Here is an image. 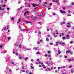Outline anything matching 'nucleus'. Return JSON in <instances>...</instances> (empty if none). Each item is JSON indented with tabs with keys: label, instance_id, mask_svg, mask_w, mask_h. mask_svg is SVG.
Instances as JSON below:
<instances>
[{
	"label": "nucleus",
	"instance_id": "nucleus-33",
	"mask_svg": "<svg viewBox=\"0 0 74 74\" xmlns=\"http://www.w3.org/2000/svg\"><path fill=\"white\" fill-rule=\"evenodd\" d=\"M62 44V42H59V44Z\"/></svg>",
	"mask_w": 74,
	"mask_h": 74
},
{
	"label": "nucleus",
	"instance_id": "nucleus-41",
	"mask_svg": "<svg viewBox=\"0 0 74 74\" xmlns=\"http://www.w3.org/2000/svg\"><path fill=\"white\" fill-rule=\"evenodd\" d=\"M19 58L21 59H22V57L21 56H20L19 57Z\"/></svg>",
	"mask_w": 74,
	"mask_h": 74
},
{
	"label": "nucleus",
	"instance_id": "nucleus-35",
	"mask_svg": "<svg viewBox=\"0 0 74 74\" xmlns=\"http://www.w3.org/2000/svg\"><path fill=\"white\" fill-rule=\"evenodd\" d=\"M70 55H73V53H72L71 52L70 53Z\"/></svg>",
	"mask_w": 74,
	"mask_h": 74
},
{
	"label": "nucleus",
	"instance_id": "nucleus-62",
	"mask_svg": "<svg viewBox=\"0 0 74 74\" xmlns=\"http://www.w3.org/2000/svg\"><path fill=\"white\" fill-rule=\"evenodd\" d=\"M38 16L40 18H41V16Z\"/></svg>",
	"mask_w": 74,
	"mask_h": 74
},
{
	"label": "nucleus",
	"instance_id": "nucleus-32",
	"mask_svg": "<svg viewBox=\"0 0 74 74\" xmlns=\"http://www.w3.org/2000/svg\"><path fill=\"white\" fill-rule=\"evenodd\" d=\"M63 3H66V1L65 0H64L63 1Z\"/></svg>",
	"mask_w": 74,
	"mask_h": 74
},
{
	"label": "nucleus",
	"instance_id": "nucleus-18",
	"mask_svg": "<svg viewBox=\"0 0 74 74\" xmlns=\"http://www.w3.org/2000/svg\"><path fill=\"white\" fill-rule=\"evenodd\" d=\"M46 41H47V42L49 41V39H48V38H46Z\"/></svg>",
	"mask_w": 74,
	"mask_h": 74
},
{
	"label": "nucleus",
	"instance_id": "nucleus-29",
	"mask_svg": "<svg viewBox=\"0 0 74 74\" xmlns=\"http://www.w3.org/2000/svg\"><path fill=\"white\" fill-rule=\"evenodd\" d=\"M74 72V70H72L71 71V73H73Z\"/></svg>",
	"mask_w": 74,
	"mask_h": 74
},
{
	"label": "nucleus",
	"instance_id": "nucleus-19",
	"mask_svg": "<svg viewBox=\"0 0 74 74\" xmlns=\"http://www.w3.org/2000/svg\"><path fill=\"white\" fill-rule=\"evenodd\" d=\"M2 6L3 7H6V5H2Z\"/></svg>",
	"mask_w": 74,
	"mask_h": 74
},
{
	"label": "nucleus",
	"instance_id": "nucleus-58",
	"mask_svg": "<svg viewBox=\"0 0 74 74\" xmlns=\"http://www.w3.org/2000/svg\"><path fill=\"white\" fill-rule=\"evenodd\" d=\"M68 60H69V62L71 61V59L69 60V59H68Z\"/></svg>",
	"mask_w": 74,
	"mask_h": 74
},
{
	"label": "nucleus",
	"instance_id": "nucleus-7",
	"mask_svg": "<svg viewBox=\"0 0 74 74\" xmlns=\"http://www.w3.org/2000/svg\"><path fill=\"white\" fill-rule=\"evenodd\" d=\"M52 1L53 2H55V3H58V1H55V0H52Z\"/></svg>",
	"mask_w": 74,
	"mask_h": 74
},
{
	"label": "nucleus",
	"instance_id": "nucleus-27",
	"mask_svg": "<svg viewBox=\"0 0 74 74\" xmlns=\"http://www.w3.org/2000/svg\"><path fill=\"white\" fill-rule=\"evenodd\" d=\"M26 12V14H29V11H28L27 12Z\"/></svg>",
	"mask_w": 74,
	"mask_h": 74
},
{
	"label": "nucleus",
	"instance_id": "nucleus-39",
	"mask_svg": "<svg viewBox=\"0 0 74 74\" xmlns=\"http://www.w3.org/2000/svg\"><path fill=\"white\" fill-rule=\"evenodd\" d=\"M26 73L27 74H28V73H29V71H26Z\"/></svg>",
	"mask_w": 74,
	"mask_h": 74
},
{
	"label": "nucleus",
	"instance_id": "nucleus-15",
	"mask_svg": "<svg viewBox=\"0 0 74 74\" xmlns=\"http://www.w3.org/2000/svg\"><path fill=\"white\" fill-rule=\"evenodd\" d=\"M15 45H16V46L18 47V43H16L15 44Z\"/></svg>",
	"mask_w": 74,
	"mask_h": 74
},
{
	"label": "nucleus",
	"instance_id": "nucleus-48",
	"mask_svg": "<svg viewBox=\"0 0 74 74\" xmlns=\"http://www.w3.org/2000/svg\"><path fill=\"white\" fill-rule=\"evenodd\" d=\"M31 62H34V60L33 59H31Z\"/></svg>",
	"mask_w": 74,
	"mask_h": 74
},
{
	"label": "nucleus",
	"instance_id": "nucleus-4",
	"mask_svg": "<svg viewBox=\"0 0 74 74\" xmlns=\"http://www.w3.org/2000/svg\"><path fill=\"white\" fill-rule=\"evenodd\" d=\"M35 14H37L38 13V11H36V10H35L34 12Z\"/></svg>",
	"mask_w": 74,
	"mask_h": 74
},
{
	"label": "nucleus",
	"instance_id": "nucleus-61",
	"mask_svg": "<svg viewBox=\"0 0 74 74\" xmlns=\"http://www.w3.org/2000/svg\"><path fill=\"white\" fill-rule=\"evenodd\" d=\"M22 71L23 72H26V71H25V70L23 71Z\"/></svg>",
	"mask_w": 74,
	"mask_h": 74
},
{
	"label": "nucleus",
	"instance_id": "nucleus-59",
	"mask_svg": "<svg viewBox=\"0 0 74 74\" xmlns=\"http://www.w3.org/2000/svg\"><path fill=\"white\" fill-rule=\"evenodd\" d=\"M67 25H70V23H67Z\"/></svg>",
	"mask_w": 74,
	"mask_h": 74
},
{
	"label": "nucleus",
	"instance_id": "nucleus-38",
	"mask_svg": "<svg viewBox=\"0 0 74 74\" xmlns=\"http://www.w3.org/2000/svg\"><path fill=\"white\" fill-rule=\"evenodd\" d=\"M58 72V71L57 70H56L55 71V73H57Z\"/></svg>",
	"mask_w": 74,
	"mask_h": 74
},
{
	"label": "nucleus",
	"instance_id": "nucleus-5",
	"mask_svg": "<svg viewBox=\"0 0 74 74\" xmlns=\"http://www.w3.org/2000/svg\"><path fill=\"white\" fill-rule=\"evenodd\" d=\"M21 18H20V19H18V21L17 22V23H19L20 22H21Z\"/></svg>",
	"mask_w": 74,
	"mask_h": 74
},
{
	"label": "nucleus",
	"instance_id": "nucleus-13",
	"mask_svg": "<svg viewBox=\"0 0 74 74\" xmlns=\"http://www.w3.org/2000/svg\"><path fill=\"white\" fill-rule=\"evenodd\" d=\"M58 54H60V53H61V52H60V51L59 50L58 51Z\"/></svg>",
	"mask_w": 74,
	"mask_h": 74
},
{
	"label": "nucleus",
	"instance_id": "nucleus-8",
	"mask_svg": "<svg viewBox=\"0 0 74 74\" xmlns=\"http://www.w3.org/2000/svg\"><path fill=\"white\" fill-rule=\"evenodd\" d=\"M33 49L34 50V51H38V49L36 48H34Z\"/></svg>",
	"mask_w": 74,
	"mask_h": 74
},
{
	"label": "nucleus",
	"instance_id": "nucleus-43",
	"mask_svg": "<svg viewBox=\"0 0 74 74\" xmlns=\"http://www.w3.org/2000/svg\"><path fill=\"white\" fill-rule=\"evenodd\" d=\"M70 44H73V41H71L70 42Z\"/></svg>",
	"mask_w": 74,
	"mask_h": 74
},
{
	"label": "nucleus",
	"instance_id": "nucleus-22",
	"mask_svg": "<svg viewBox=\"0 0 74 74\" xmlns=\"http://www.w3.org/2000/svg\"><path fill=\"white\" fill-rule=\"evenodd\" d=\"M67 27H71V26L69 25H67Z\"/></svg>",
	"mask_w": 74,
	"mask_h": 74
},
{
	"label": "nucleus",
	"instance_id": "nucleus-57",
	"mask_svg": "<svg viewBox=\"0 0 74 74\" xmlns=\"http://www.w3.org/2000/svg\"><path fill=\"white\" fill-rule=\"evenodd\" d=\"M2 47H3V46H2V45H1L0 46V48H2Z\"/></svg>",
	"mask_w": 74,
	"mask_h": 74
},
{
	"label": "nucleus",
	"instance_id": "nucleus-47",
	"mask_svg": "<svg viewBox=\"0 0 74 74\" xmlns=\"http://www.w3.org/2000/svg\"><path fill=\"white\" fill-rule=\"evenodd\" d=\"M37 54H38V55H39V54H40V52H37Z\"/></svg>",
	"mask_w": 74,
	"mask_h": 74
},
{
	"label": "nucleus",
	"instance_id": "nucleus-17",
	"mask_svg": "<svg viewBox=\"0 0 74 74\" xmlns=\"http://www.w3.org/2000/svg\"><path fill=\"white\" fill-rule=\"evenodd\" d=\"M14 19H15V18L14 17H12L11 18L12 21H14Z\"/></svg>",
	"mask_w": 74,
	"mask_h": 74
},
{
	"label": "nucleus",
	"instance_id": "nucleus-53",
	"mask_svg": "<svg viewBox=\"0 0 74 74\" xmlns=\"http://www.w3.org/2000/svg\"><path fill=\"white\" fill-rule=\"evenodd\" d=\"M64 44H65V43L64 42L62 43V45H64Z\"/></svg>",
	"mask_w": 74,
	"mask_h": 74
},
{
	"label": "nucleus",
	"instance_id": "nucleus-42",
	"mask_svg": "<svg viewBox=\"0 0 74 74\" xmlns=\"http://www.w3.org/2000/svg\"><path fill=\"white\" fill-rule=\"evenodd\" d=\"M24 59H25V60H27V59H28V58H24Z\"/></svg>",
	"mask_w": 74,
	"mask_h": 74
},
{
	"label": "nucleus",
	"instance_id": "nucleus-45",
	"mask_svg": "<svg viewBox=\"0 0 74 74\" xmlns=\"http://www.w3.org/2000/svg\"><path fill=\"white\" fill-rule=\"evenodd\" d=\"M6 9H7V11H8V10H9V8H7Z\"/></svg>",
	"mask_w": 74,
	"mask_h": 74
},
{
	"label": "nucleus",
	"instance_id": "nucleus-11",
	"mask_svg": "<svg viewBox=\"0 0 74 74\" xmlns=\"http://www.w3.org/2000/svg\"><path fill=\"white\" fill-rule=\"evenodd\" d=\"M18 48H22V45H19Z\"/></svg>",
	"mask_w": 74,
	"mask_h": 74
},
{
	"label": "nucleus",
	"instance_id": "nucleus-28",
	"mask_svg": "<svg viewBox=\"0 0 74 74\" xmlns=\"http://www.w3.org/2000/svg\"><path fill=\"white\" fill-rule=\"evenodd\" d=\"M65 38H66V37H64L62 38V39H63V40H64V39H65Z\"/></svg>",
	"mask_w": 74,
	"mask_h": 74
},
{
	"label": "nucleus",
	"instance_id": "nucleus-55",
	"mask_svg": "<svg viewBox=\"0 0 74 74\" xmlns=\"http://www.w3.org/2000/svg\"><path fill=\"white\" fill-rule=\"evenodd\" d=\"M71 4H72V5H74V3L72 2V3H71Z\"/></svg>",
	"mask_w": 74,
	"mask_h": 74
},
{
	"label": "nucleus",
	"instance_id": "nucleus-24",
	"mask_svg": "<svg viewBox=\"0 0 74 74\" xmlns=\"http://www.w3.org/2000/svg\"><path fill=\"white\" fill-rule=\"evenodd\" d=\"M15 55H16V56H18V53H16Z\"/></svg>",
	"mask_w": 74,
	"mask_h": 74
},
{
	"label": "nucleus",
	"instance_id": "nucleus-16",
	"mask_svg": "<svg viewBox=\"0 0 74 74\" xmlns=\"http://www.w3.org/2000/svg\"><path fill=\"white\" fill-rule=\"evenodd\" d=\"M30 18V16H26V18Z\"/></svg>",
	"mask_w": 74,
	"mask_h": 74
},
{
	"label": "nucleus",
	"instance_id": "nucleus-54",
	"mask_svg": "<svg viewBox=\"0 0 74 74\" xmlns=\"http://www.w3.org/2000/svg\"><path fill=\"white\" fill-rule=\"evenodd\" d=\"M40 42H42V39L40 40Z\"/></svg>",
	"mask_w": 74,
	"mask_h": 74
},
{
	"label": "nucleus",
	"instance_id": "nucleus-36",
	"mask_svg": "<svg viewBox=\"0 0 74 74\" xmlns=\"http://www.w3.org/2000/svg\"><path fill=\"white\" fill-rule=\"evenodd\" d=\"M67 16H71V15H70V14H67Z\"/></svg>",
	"mask_w": 74,
	"mask_h": 74
},
{
	"label": "nucleus",
	"instance_id": "nucleus-52",
	"mask_svg": "<svg viewBox=\"0 0 74 74\" xmlns=\"http://www.w3.org/2000/svg\"><path fill=\"white\" fill-rule=\"evenodd\" d=\"M66 9V8L65 7H64L63 8V10H65Z\"/></svg>",
	"mask_w": 74,
	"mask_h": 74
},
{
	"label": "nucleus",
	"instance_id": "nucleus-44",
	"mask_svg": "<svg viewBox=\"0 0 74 74\" xmlns=\"http://www.w3.org/2000/svg\"><path fill=\"white\" fill-rule=\"evenodd\" d=\"M53 15H54L55 16V15H56V14L55 13H53Z\"/></svg>",
	"mask_w": 74,
	"mask_h": 74
},
{
	"label": "nucleus",
	"instance_id": "nucleus-64",
	"mask_svg": "<svg viewBox=\"0 0 74 74\" xmlns=\"http://www.w3.org/2000/svg\"><path fill=\"white\" fill-rule=\"evenodd\" d=\"M49 28H48L47 29V31H49Z\"/></svg>",
	"mask_w": 74,
	"mask_h": 74
},
{
	"label": "nucleus",
	"instance_id": "nucleus-50",
	"mask_svg": "<svg viewBox=\"0 0 74 74\" xmlns=\"http://www.w3.org/2000/svg\"><path fill=\"white\" fill-rule=\"evenodd\" d=\"M50 40H52V37L50 38Z\"/></svg>",
	"mask_w": 74,
	"mask_h": 74
},
{
	"label": "nucleus",
	"instance_id": "nucleus-60",
	"mask_svg": "<svg viewBox=\"0 0 74 74\" xmlns=\"http://www.w3.org/2000/svg\"><path fill=\"white\" fill-rule=\"evenodd\" d=\"M54 37H56L57 36L56 35H54Z\"/></svg>",
	"mask_w": 74,
	"mask_h": 74
},
{
	"label": "nucleus",
	"instance_id": "nucleus-30",
	"mask_svg": "<svg viewBox=\"0 0 74 74\" xmlns=\"http://www.w3.org/2000/svg\"><path fill=\"white\" fill-rule=\"evenodd\" d=\"M38 34H41V32L40 31H39L38 32Z\"/></svg>",
	"mask_w": 74,
	"mask_h": 74
},
{
	"label": "nucleus",
	"instance_id": "nucleus-31",
	"mask_svg": "<svg viewBox=\"0 0 74 74\" xmlns=\"http://www.w3.org/2000/svg\"><path fill=\"white\" fill-rule=\"evenodd\" d=\"M47 37H51V35H48Z\"/></svg>",
	"mask_w": 74,
	"mask_h": 74
},
{
	"label": "nucleus",
	"instance_id": "nucleus-12",
	"mask_svg": "<svg viewBox=\"0 0 74 74\" xmlns=\"http://www.w3.org/2000/svg\"><path fill=\"white\" fill-rule=\"evenodd\" d=\"M36 5L35 3H33L32 4V5H33V6H34V7H36Z\"/></svg>",
	"mask_w": 74,
	"mask_h": 74
},
{
	"label": "nucleus",
	"instance_id": "nucleus-14",
	"mask_svg": "<svg viewBox=\"0 0 74 74\" xmlns=\"http://www.w3.org/2000/svg\"><path fill=\"white\" fill-rule=\"evenodd\" d=\"M23 27H20V29H21V30H25V29H22V28Z\"/></svg>",
	"mask_w": 74,
	"mask_h": 74
},
{
	"label": "nucleus",
	"instance_id": "nucleus-20",
	"mask_svg": "<svg viewBox=\"0 0 74 74\" xmlns=\"http://www.w3.org/2000/svg\"><path fill=\"white\" fill-rule=\"evenodd\" d=\"M37 44H40V41H38Z\"/></svg>",
	"mask_w": 74,
	"mask_h": 74
},
{
	"label": "nucleus",
	"instance_id": "nucleus-37",
	"mask_svg": "<svg viewBox=\"0 0 74 74\" xmlns=\"http://www.w3.org/2000/svg\"><path fill=\"white\" fill-rule=\"evenodd\" d=\"M68 12L69 13H70V12H71V11H70V10H69L68 11Z\"/></svg>",
	"mask_w": 74,
	"mask_h": 74
},
{
	"label": "nucleus",
	"instance_id": "nucleus-2",
	"mask_svg": "<svg viewBox=\"0 0 74 74\" xmlns=\"http://www.w3.org/2000/svg\"><path fill=\"white\" fill-rule=\"evenodd\" d=\"M33 20V21H34V20H36V19H37V18L35 16H34L31 18Z\"/></svg>",
	"mask_w": 74,
	"mask_h": 74
},
{
	"label": "nucleus",
	"instance_id": "nucleus-56",
	"mask_svg": "<svg viewBox=\"0 0 74 74\" xmlns=\"http://www.w3.org/2000/svg\"><path fill=\"white\" fill-rule=\"evenodd\" d=\"M44 4H46V5H47V2H45L44 3Z\"/></svg>",
	"mask_w": 74,
	"mask_h": 74
},
{
	"label": "nucleus",
	"instance_id": "nucleus-40",
	"mask_svg": "<svg viewBox=\"0 0 74 74\" xmlns=\"http://www.w3.org/2000/svg\"><path fill=\"white\" fill-rule=\"evenodd\" d=\"M55 32H56L57 33H58V31L57 30H56L55 31Z\"/></svg>",
	"mask_w": 74,
	"mask_h": 74
},
{
	"label": "nucleus",
	"instance_id": "nucleus-63",
	"mask_svg": "<svg viewBox=\"0 0 74 74\" xmlns=\"http://www.w3.org/2000/svg\"><path fill=\"white\" fill-rule=\"evenodd\" d=\"M10 37H8V40H10Z\"/></svg>",
	"mask_w": 74,
	"mask_h": 74
},
{
	"label": "nucleus",
	"instance_id": "nucleus-1",
	"mask_svg": "<svg viewBox=\"0 0 74 74\" xmlns=\"http://www.w3.org/2000/svg\"><path fill=\"white\" fill-rule=\"evenodd\" d=\"M60 12L62 14H66V12H65V11L62 10H60Z\"/></svg>",
	"mask_w": 74,
	"mask_h": 74
},
{
	"label": "nucleus",
	"instance_id": "nucleus-6",
	"mask_svg": "<svg viewBox=\"0 0 74 74\" xmlns=\"http://www.w3.org/2000/svg\"><path fill=\"white\" fill-rule=\"evenodd\" d=\"M59 41H58V42H56V46H58V44H59Z\"/></svg>",
	"mask_w": 74,
	"mask_h": 74
},
{
	"label": "nucleus",
	"instance_id": "nucleus-3",
	"mask_svg": "<svg viewBox=\"0 0 74 74\" xmlns=\"http://www.w3.org/2000/svg\"><path fill=\"white\" fill-rule=\"evenodd\" d=\"M25 23H30L31 25H32V23H31V22H30V21H25Z\"/></svg>",
	"mask_w": 74,
	"mask_h": 74
},
{
	"label": "nucleus",
	"instance_id": "nucleus-23",
	"mask_svg": "<svg viewBox=\"0 0 74 74\" xmlns=\"http://www.w3.org/2000/svg\"><path fill=\"white\" fill-rule=\"evenodd\" d=\"M30 67L32 69H34V67H32V66H30Z\"/></svg>",
	"mask_w": 74,
	"mask_h": 74
},
{
	"label": "nucleus",
	"instance_id": "nucleus-51",
	"mask_svg": "<svg viewBox=\"0 0 74 74\" xmlns=\"http://www.w3.org/2000/svg\"><path fill=\"white\" fill-rule=\"evenodd\" d=\"M66 37H69V35H66Z\"/></svg>",
	"mask_w": 74,
	"mask_h": 74
},
{
	"label": "nucleus",
	"instance_id": "nucleus-46",
	"mask_svg": "<svg viewBox=\"0 0 74 74\" xmlns=\"http://www.w3.org/2000/svg\"><path fill=\"white\" fill-rule=\"evenodd\" d=\"M22 69H25V67H24V66H22Z\"/></svg>",
	"mask_w": 74,
	"mask_h": 74
},
{
	"label": "nucleus",
	"instance_id": "nucleus-34",
	"mask_svg": "<svg viewBox=\"0 0 74 74\" xmlns=\"http://www.w3.org/2000/svg\"><path fill=\"white\" fill-rule=\"evenodd\" d=\"M45 57H47V56H48V55L47 54H46L45 55Z\"/></svg>",
	"mask_w": 74,
	"mask_h": 74
},
{
	"label": "nucleus",
	"instance_id": "nucleus-26",
	"mask_svg": "<svg viewBox=\"0 0 74 74\" xmlns=\"http://www.w3.org/2000/svg\"><path fill=\"white\" fill-rule=\"evenodd\" d=\"M7 29V27H4L3 28V30H6Z\"/></svg>",
	"mask_w": 74,
	"mask_h": 74
},
{
	"label": "nucleus",
	"instance_id": "nucleus-9",
	"mask_svg": "<svg viewBox=\"0 0 74 74\" xmlns=\"http://www.w3.org/2000/svg\"><path fill=\"white\" fill-rule=\"evenodd\" d=\"M22 7H20V8L18 9V11H19L21 10H22Z\"/></svg>",
	"mask_w": 74,
	"mask_h": 74
},
{
	"label": "nucleus",
	"instance_id": "nucleus-49",
	"mask_svg": "<svg viewBox=\"0 0 74 74\" xmlns=\"http://www.w3.org/2000/svg\"><path fill=\"white\" fill-rule=\"evenodd\" d=\"M52 5V3H50L49 4V5H50V6H51Z\"/></svg>",
	"mask_w": 74,
	"mask_h": 74
},
{
	"label": "nucleus",
	"instance_id": "nucleus-25",
	"mask_svg": "<svg viewBox=\"0 0 74 74\" xmlns=\"http://www.w3.org/2000/svg\"><path fill=\"white\" fill-rule=\"evenodd\" d=\"M51 54H50L48 55V56L49 57H51Z\"/></svg>",
	"mask_w": 74,
	"mask_h": 74
},
{
	"label": "nucleus",
	"instance_id": "nucleus-21",
	"mask_svg": "<svg viewBox=\"0 0 74 74\" xmlns=\"http://www.w3.org/2000/svg\"><path fill=\"white\" fill-rule=\"evenodd\" d=\"M47 53H51V51H47Z\"/></svg>",
	"mask_w": 74,
	"mask_h": 74
},
{
	"label": "nucleus",
	"instance_id": "nucleus-10",
	"mask_svg": "<svg viewBox=\"0 0 74 74\" xmlns=\"http://www.w3.org/2000/svg\"><path fill=\"white\" fill-rule=\"evenodd\" d=\"M65 24V22L64 21H63V23H60V25H62L63 24Z\"/></svg>",
	"mask_w": 74,
	"mask_h": 74
}]
</instances>
